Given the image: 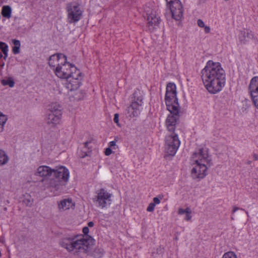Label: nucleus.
I'll return each mask as SVG.
<instances>
[{"mask_svg":"<svg viewBox=\"0 0 258 258\" xmlns=\"http://www.w3.org/2000/svg\"><path fill=\"white\" fill-rule=\"evenodd\" d=\"M201 74L203 82L209 93L216 94L222 90L225 84V74L220 63L209 60Z\"/></svg>","mask_w":258,"mask_h":258,"instance_id":"f257e3e1","label":"nucleus"},{"mask_svg":"<svg viewBox=\"0 0 258 258\" xmlns=\"http://www.w3.org/2000/svg\"><path fill=\"white\" fill-rule=\"evenodd\" d=\"M194 167L191 170L194 179H202L207 175L208 166L210 165L211 159L206 148H201L194 152L191 157Z\"/></svg>","mask_w":258,"mask_h":258,"instance_id":"f03ea898","label":"nucleus"},{"mask_svg":"<svg viewBox=\"0 0 258 258\" xmlns=\"http://www.w3.org/2000/svg\"><path fill=\"white\" fill-rule=\"evenodd\" d=\"M49 67L52 69L55 75L59 78L66 79L74 72V64L67 61V56L61 53L51 55L48 60Z\"/></svg>","mask_w":258,"mask_h":258,"instance_id":"7ed1b4c3","label":"nucleus"},{"mask_svg":"<svg viewBox=\"0 0 258 258\" xmlns=\"http://www.w3.org/2000/svg\"><path fill=\"white\" fill-rule=\"evenodd\" d=\"M59 245L65 248L69 252L79 255L85 253L89 245V240L82 235L62 238Z\"/></svg>","mask_w":258,"mask_h":258,"instance_id":"20e7f679","label":"nucleus"},{"mask_svg":"<svg viewBox=\"0 0 258 258\" xmlns=\"http://www.w3.org/2000/svg\"><path fill=\"white\" fill-rule=\"evenodd\" d=\"M144 11L146 26L150 31H153L159 27L161 21L157 13L156 7L151 4H148L145 6Z\"/></svg>","mask_w":258,"mask_h":258,"instance_id":"39448f33","label":"nucleus"},{"mask_svg":"<svg viewBox=\"0 0 258 258\" xmlns=\"http://www.w3.org/2000/svg\"><path fill=\"white\" fill-rule=\"evenodd\" d=\"M52 172H53L54 176L57 181L51 182L50 185L57 190L60 189V187L63 185V182H68L70 176V172L69 170L63 166L56 167L53 169Z\"/></svg>","mask_w":258,"mask_h":258,"instance_id":"423d86ee","label":"nucleus"},{"mask_svg":"<svg viewBox=\"0 0 258 258\" xmlns=\"http://www.w3.org/2000/svg\"><path fill=\"white\" fill-rule=\"evenodd\" d=\"M62 116V111L59 106L56 103H52L45 118L46 122L52 127L60 124Z\"/></svg>","mask_w":258,"mask_h":258,"instance_id":"0eeeda50","label":"nucleus"},{"mask_svg":"<svg viewBox=\"0 0 258 258\" xmlns=\"http://www.w3.org/2000/svg\"><path fill=\"white\" fill-rule=\"evenodd\" d=\"M68 22L70 24L76 23L82 18L83 10L80 5L76 2L69 3L67 5Z\"/></svg>","mask_w":258,"mask_h":258,"instance_id":"6e6552de","label":"nucleus"},{"mask_svg":"<svg viewBox=\"0 0 258 258\" xmlns=\"http://www.w3.org/2000/svg\"><path fill=\"white\" fill-rule=\"evenodd\" d=\"M165 100L167 108L172 109L179 107L176 97V87L174 83H169L167 85Z\"/></svg>","mask_w":258,"mask_h":258,"instance_id":"1a4fd4ad","label":"nucleus"},{"mask_svg":"<svg viewBox=\"0 0 258 258\" xmlns=\"http://www.w3.org/2000/svg\"><path fill=\"white\" fill-rule=\"evenodd\" d=\"M180 142L177 134L171 133L167 135L165 138V149L166 152L169 155L174 156L176 153Z\"/></svg>","mask_w":258,"mask_h":258,"instance_id":"9d476101","label":"nucleus"},{"mask_svg":"<svg viewBox=\"0 0 258 258\" xmlns=\"http://www.w3.org/2000/svg\"><path fill=\"white\" fill-rule=\"evenodd\" d=\"M170 114H169L166 119L165 126L170 134L175 133L174 131L176 126L179 121V107L173 108L172 109L167 108Z\"/></svg>","mask_w":258,"mask_h":258,"instance_id":"9b49d317","label":"nucleus"},{"mask_svg":"<svg viewBox=\"0 0 258 258\" xmlns=\"http://www.w3.org/2000/svg\"><path fill=\"white\" fill-rule=\"evenodd\" d=\"M96 194L97 196L93 200L98 207L104 208L111 204L112 196L111 194L108 192L104 188H101L97 190Z\"/></svg>","mask_w":258,"mask_h":258,"instance_id":"f8f14e48","label":"nucleus"},{"mask_svg":"<svg viewBox=\"0 0 258 258\" xmlns=\"http://www.w3.org/2000/svg\"><path fill=\"white\" fill-rule=\"evenodd\" d=\"M172 18L176 21L180 20L183 14V8L179 0H166Z\"/></svg>","mask_w":258,"mask_h":258,"instance_id":"ddd939ff","label":"nucleus"},{"mask_svg":"<svg viewBox=\"0 0 258 258\" xmlns=\"http://www.w3.org/2000/svg\"><path fill=\"white\" fill-rule=\"evenodd\" d=\"M134 95V99L127 108V114L130 117L137 116L140 114L143 104L142 96H138L137 93H135Z\"/></svg>","mask_w":258,"mask_h":258,"instance_id":"4468645a","label":"nucleus"},{"mask_svg":"<svg viewBox=\"0 0 258 258\" xmlns=\"http://www.w3.org/2000/svg\"><path fill=\"white\" fill-rule=\"evenodd\" d=\"M73 70L74 71L66 79L68 82V88L71 90H76L79 88L81 84L82 77L80 70L76 67H73Z\"/></svg>","mask_w":258,"mask_h":258,"instance_id":"2eb2a0df","label":"nucleus"},{"mask_svg":"<svg viewBox=\"0 0 258 258\" xmlns=\"http://www.w3.org/2000/svg\"><path fill=\"white\" fill-rule=\"evenodd\" d=\"M249 89L255 107L258 108V77L253 78L250 83Z\"/></svg>","mask_w":258,"mask_h":258,"instance_id":"dca6fc26","label":"nucleus"},{"mask_svg":"<svg viewBox=\"0 0 258 258\" xmlns=\"http://www.w3.org/2000/svg\"><path fill=\"white\" fill-rule=\"evenodd\" d=\"M59 212H63L70 209H74L75 205L71 199H65L57 203Z\"/></svg>","mask_w":258,"mask_h":258,"instance_id":"f3484780","label":"nucleus"},{"mask_svg":"<svg viewBox=\"0 0 258 258\" xmlns=\"http://www.w3.org/2000/svg\"><path fill=\"white\" fill-rule=\"evenodd\" d=\"M52 171L53 170L47 166H40L37 168L35 175L46 177L51 175Z\"/></svg>","mask_w":258,"mask_h":258,"instance_id":"a211bd4d","label":"nucleus"},{"mask_svg":"<svg viewBox=\"0 0 258 258\" xmlns=\"http://www.w3.org/2000/svg\"><path fill=\"white\" fill-rule=\"evenodd\" d=\"M238 37L239 40L241 42L245 43L249 39H251L253 37V34L250 31L247 30H243L240 32Z\"/></svg>","mask_w":258,"mask_h":258,"instance_id":"6ab92c4d","label":"nucleus"},{"mask_svg":"<svg viewBox=\"0 0 258 258\" xmlns=\"http://www.w3.org/2000/svg\"><path fill=\"white\" fill-rule=\"evenodd\" d=\"M2 16L7 18L10 19L12 15V9L9 6H5L2 8Z\"/></svg>","mask_w":258,"mask_h":258,"instance_id":"aec40b11","label":"nucleus"},{"mask_svg":"<svg viewBox=\"0 0 258 258\" xmlns=\"http://www.w3.org/2000/svg\"><path fill=\"white\" fill-rule=\"evenodd\" d=\"M9 160V158L6 152L0 149V166L6 164Z\"/></svg>","mask_w":258,"mask_h":258,"instance_id":"412c9836","label":"nucleus"},{"mask_svg":"<svg viewBox=\"0 0 258 258\" xmlns=\"http://www.w3.org/2000/svg\"><path fill=\"white\" fill-rule=\"evenodd\" d=\"M23 203L27 207H31L33 203V199L30 195H24Z\"/></svg>","mask_w":258,"mask_h":258,"instance_id":"4be33fe9","label":"nucleus"},{"mask_svg":"<svg viewBox=\"0 0 258 258\" xmlns=\"http://www.w3.org/2000/svg\"><path fill=\"white\" fill-rule=\"evenodd\" d=\"M7 120V116L0 112V133L4 131V125Z\"/></svg>","mask_w":258,"mask_h":258,"instance_id":"5701e85b","label":"nucleus"},{"mask_svg":"<svg viewBox=\"0 0 258 258\" xmlns=\"http://www.w3.org/2000/svg\"><path fill=\"white\" fill-rule=\"evenodd\" d=\"M0 51L5 54L4 58H6L8 56V47L4 42H0Z\"/></svg>","mask_w":258,"mask_h":258,"instance_id":"b1692460","label":"nucleus"},{"mask_svg":"<svg viewBox=\"0 0 258 258\" xmlns=\"http://www.w3.org/2000/svg\"><path fill=\"white\" fill-rule=\"evenodd\" d=\"M1 83L4 86H9L10 87H13L14 86L15 83L12 78H8L7 79H3L1 81Z\"/></svg>","mask_w":258,"mask_h":258,"instance_id":"393cba45","label":"nucleus"},{"mask_svg":"<svg viewBox=\"0 0 258 258\" xmlns=\"http://www.w3.org/2000/svg\"><path fill=\"white\" fill-rule=\"evenodd\" d=\"M222 258H237V256L233 252L229 251L225 253Z\"/></svg>","mask_w":258,"mask_h":258,"instance_id":"a878e982","label":"nucleus"},{"mask_svg":"<svg viewBox=\"0 0 258 258\" xmlns=\"http://www.w3.org/2000/svg\"><path fill=\"white\" fill-rule=\"evenodd\" d=\"M191 209L189 207H187V211H186V213H185V220L190 221L191 220Z\"/></svg>","mask_w":258,"mask_h":258,"instance_id":"bb28decb","label":"nucleus"},{"mask_svg":"<svg viewBox=\"0 0 258 258\" xmlns=\"http://www.w3.org/2000/svg\"><path fill=\"white\" fill-rule=\"evenodd\" d=\"M93 255L96 258L100 257L103 255L102 251L100 249H96L93 253Z\"/></svg>","mask_w":258,"mask_h":258,"instance_id":"cd10ccee","label":"nucleus"},{"mask_svg":"<svg viewBox=\"0 0 258 258\" xmlns=\"http://www.w3.org/2000/svg\"><path fill=\"white\" fill-rule=\"evenodd\" d=\"M163 197V195H159L158 197H155L153 198V204H155V206L157 204H159L160 203V200L162 199Z\"/></svg>","mask_w":258,"mask_h":258,"instance_id":"c85d7f7f","label":"nucleus"},{"mask_svg":"<svg viewBox=\"0 0 258 258\" xmlns=\"http://www.w3.org/2000/svg\"><path fill=\"white\" fill-rule=\"evenodd\" d=\"M155 204L151 203L147 208V211L149 212H153L155 208Z\"/></svg>","mask_w":258,"mask_h":258,"instance_id":"c756f323","label":"nucleus"},{"mask_svg":"<svg viewBox=\"0 0 258 258\" xmlns=\"http://www.w3.org/2000/svg\"><path fill=\"white\" fill-rule=\"evenodd\" d=\"M114 122L116 123V124L118 126H120L119 122V115L117 113H115L114 114V118H113Z\"/></svg>","mask_w":258,"mask_h":258,"instance_id":"7c9ffc66","label":"nucleus"},{"mask_svg":"<svg viewBox=\"0 0 258 258\" xmlns=\"http://www.w3.org/2000/svg\"><path fill=\"white\" fill-rule=\"evenodd\" d=\"M12 42L14 45V47H20L21 46L20 42L18 40L13 39Z\"/></svg>","mask_w":258,"mask_h":258,"instance_id":"2f4dec72","label":"nucleus"},{"mask_svg":"<svg viewBox=\"0 0 258 258\" xmlns=\"http://www.w3.org/2000/svg\"><path fill=\"white\" fill-rule=\"evenodd\" d=\"M187 211V208L185 209L182 208H179L178 210V214L179 215H182L185 214Z\"/></svg>","mask_w":258,"mask_h":258,"instance_id":"473e14b6","label":"nucleus"},{"mask_svg":"<svg viewBox=\"0 0 258 258\" xmlns=\"http://www.w3.org/2000/svg\"><path fill=\"white\" fill-rule=\"evenodd\" d=\"M20 47H13L12 49L13 52L15 54L19 53L20 52Z\"/></svg>","mask_w":258,"mask_h":258,"instance_id":"72a5a7b5","label":"nucleus"},{"mask_svg":"<svg viewBox=\"0 0 258 258\" xmlns=\"http://www.w3.org/2000/svg\"><path fill=\"white\" fill-rule=\"evenodd\" d=\"M104 153L106 156H109L112 153V150L109 147L107 148L105 150Z\"/></svg>","mask_w":258,"mask_h":258,"instance_id":"f704fd0d","label":"nucleus"},{"mask_svg":"<svg viewBox=\"0 0 258 258\" xmlns=\"http://www.w3.org/2000/svg\"><path fill=\"white\" fill-rule=\"evenodd\" d=\"M197 23H198V26L200 27L203 28L204 27H205V24H204V22L202 20L199 19L198 20Z\"/></svg>","mask_w":258,"mask_h":258,"instance_id":"c9c22d12","label":"nucleus"},{"mask_svg":"<svg viewBox=\"0 0 258 258\" xmlns=\"http://www.w3.org/2000/svg\"><path fill=\"white\" fill-rule=\"evenodd\" d=\"M89 230L88 227H85L83 228V232L84 234L87 235L89 233Z\"/></svg>","mask_w":258,"mask_h":258,"instance_id":"e433bc0d","label":"nucleus"},{"mask_svg":"<svg viewBox=\"0 0 258 258\" xmlns=\"http://www.w3.org/2000/svg\"><path fill=\"white\" fill-rule=\"evenodd\" d=\"M203 28H204L205 32L206 33H210V27L207 26H205V27H204Z\"/></svg>","mask_w":258,"mask_h":258,"instance_id":"4c0bfd02","label":"nucleus"},{"mask_svg":"<svg viewBox=\"0 0 258 258\" xmlns=\"http://www.w3.org/2000/svg\"><path fill=\"white\" fill-rule=\"evenodd\" d=\"M91 143V141H87V142H86L85 143H84V146H85V147L87 148H88L89 149L90 147H89V144H90Z\"/></svg>","mask_w":258,"mask_h":258,"instance_id":"58836bf2","label":"nucleus"},{"mask_svg":"<svg viewBox=\"0 0 258 258\" xmlns=\"http://www.w3.org/2000/svg\"><path fill=\"white\" fill-rule=\"evenodd\" d=\"M115 145H116L115 141H111L109 143V148L115 146Z\"/></svg>","mask_w":258,"mask_h":258,"instance_id":"ea45409f","label":"nucleus"},{"mask_svg":"<svg viewBox=\"0 0 258 258\" xmlns=\"http://www.w3.org/2000/svg\"><path fill=\"white\" fill-rule=\"evenodd\" d=\"M243 210L244 211V209H239V208L237 207H234L233 208V210H232V213H235L236 211L238 210Z\"/></svg>","mask_w":258,"mask_h":258,"instance_id":"a19ab883","label":"nucleus"},{"mask_svg":"<svg viewBox=\"0 0 258 258\" xmlns=\"http://www.w3.org/2000/svg\"><path fill=\"white\" fill-rule=\"evenodd\" d=\"M252 157L254 160L256 161L258 160V155L256 154H253L252 155Z\"/></svg>","mask_w":258,"mask_h":258,"instance_id":"79ce46f5","label":"nucleus"},{"mask_svg":"<svg viewBox=\"0 0 258 258\" xmlns=\"http://www.w3.org/2000/svg\"><path fill=\"white\" fill-rule=\"evenodd\" d=\"M94 226V223L92 221H90L88 222V226L90 227H92Z\"/></svg>","mask_w":258,"mask_h":258,"instance_id":"37998d69","label":"nucleus"},{"mask_svg":"<svg viewBox=\"0 0 258 258\" xmlns=\"http://www.w3.org/2000/svg\"><path fill=\"white\" fill-rule=\"evenodd\" d=\"M251 163V161H248L247 162V164H248V165H250Z\"/></svg>","mask_w":258,"mask_h":258,"instance_id":"c03bdc74","label":"nucleus"},{"mask_svg":"<svg viewBox=\"0 0 258 258\" xmlns=\"http://www.w3.org/2000/svg\"><path fill=\"white\" fill-rule=\"evenodd\" d=\"M3 56L1 51H0V58Z\"/></svg>","mask_w":258,"mask_h":258,"instance_id":"a18cd8bd","label":"nucleus"},{"mask_svg":"<svg viewBox=\"0 0 258 258\" xmlns=\"http://www.w3.org/2000/svg\"><path fill=\"white\" fill-rule=\"evenodd\" d=\"M245 213H246L247 216H248V212L247 211H245Z\"/></svg>","mask_w":258,"mask_h":258,"instance_id":"49530a36","label":"nucleus"}]
</instances>
